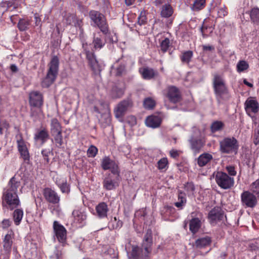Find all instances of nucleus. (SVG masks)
<instances>
[{"instance_id":"1","label":"nucleus","mask_w":259,"mask_h":259,"mask_svg":"<svg viewBox=\"0 0 259 259\" xmlns=\"http://www.w3.org/2000/svg\"><path fill=\"white\" fill-rule=\"evenodd\" d=\"M212 88L216 99L218 103L226 101L230 99L231 95L223 76L218 73L213 75Z\"/></svg>"},{"instance_id":"2","label":"nucleus","mask_w":259,"mask_h":259,"mask_svg":"<svg viewBox=\"0 0 259 259\" xmlns=\"http://www.w3.org/2000/svg\"><path fill=\"white\" fill-rule=\"evenodd\" d=\"M44 96L39 91H32L29 94V104L31 107L30 116L36 118L40 113L42 112Z\"/></svg>"},{"instance_id":"3","label":"nucleus","mask_w":259,"mask_h":259,"mask_svg":"<svg viewBox=\"0 0 259 259\" xmlns=\"http://www.w3.org/2000/svg\"><path fill=\"white\" fill-rule=\"evenodd\" d=\"M219 145L222 154H236L239 148V142L234 137H225L219 142Z\"/></svg>"},{"instance_id":"4","label":"nucleus","mask_w":259,"mask_h":259,"mask_svg":"<svg viewBox=\"0 0 259 259\" xmlns=\"http://www.w3.org/2000/svg\"><path fill=\"white\" fill-rule=\"evenodd\" d=\"M59 59L57 56H53L48 64L49 69L43 81L47 87H49L56 80L58 74Z\"/></svg>"},{"instance_id":"5","label":"nucleus","mask_w":259,"mask_h":259,"mask_svg":"<svg viewBox=\"0 0 259 259\" xmlns=\"http://www.w3.org/2000/svg\"><path fill=\"white\" fill-rule=\"evenodd\" d=\"M89 16L100 31L105 35L109 32V28L105 16L95 10H91L89 12Z\"/></svg>"},{"instance_id":"6","label":"nucleus","mask_w":259,"mask_h":259,"mask_svg":"<svg viewBox=\"0 0 259 259\" xmlns=\"http://www.w3.org/2000/svg\"><path fill=\"white\" fill-rule=\"evenodd\" d=\"M20 205V201L17 193L10 192L3 190L2 195V206L11 210L17 208Z\"/></svg>"},{"instance_id":"7","label":"nucleus","mask_w":259,"mask_h":259,"mask_svg":"<svg viewBox=\"0 0 259 259\" xmlns=\"http://www.w3.org/2000/svg\"><path fill=\"white\" fill-rule=\"evenodd\" d=\"M83 50V53L85 54L89 65L92 70L95 73H100L101 71V66L96 58L94 52L90 50L87 42H83L82 45Z\"/></svg>"},{"instance_id":"8","label":"nucleus","mask_w":259,"mask_h":259,"mask_svg":"<svg viewBox=\"0 0 259 259\" xmlns=\"http://www.w3.org/2000/svg\"><path fill=\"white\" fill-rule=\"evenodd\" d=\"M244 106L247 115L251 118L253 124L256 125L257 121H259V115L257 117L254 115L259 110V104L255 98L250 97L246 100Z\"/></svg>"},{"instance_id":"9","label":"nucleus","mask_w":259,"mask_h":259,"mask_svg":"<svg viewBox=\"0 0 259 259\" xmlns=\"http://www.w3.org/2000/svg\"><path fill=\"white\" fill-rule=\"evenodd\" d=\"M217 185L224 190L231 189L234 185V179L227 173L221 171H217L215 176Z\"/></svg>"},{"instance_id":"10","label":"nucleus","mask_w":259,"mask_h":259,"mask_svg":"<svg viewBox=\"0 0 259 259\" xmlns=\"http://www.w3.org/2000/svg\"><path fill=\"white\" fill-rule=\"evenodd\" d=\"M53 232L58 241L63 247L67 245L66 229L57 221H55L53 224Z\"/></svg>"},{"instance_id":"11","label":"nucleus","mask_w":259,"mask_h":259,"mask_svg":"<svg viewBox=\"0 0 259 259\" xmlns=\"http://www.w3.org/2000/svg\"><path fill=\"white\" fill-rule=\"evenodd\" d=\"M14 233L11 231L7 234L3 240V249L1 250L0 259H9L13 243Z\"/></svg>"},{"instance_id":"12","label":"nucleus","mask_w":259,"mask_h":259,"mask_svg":"<svg viewBox=\"0 0 259 259\" xmlns=\"http://www.w3.org/2000/svg\"><path fill=\"white\" fill-rule=\"evenodd\" d=\"M241 202L245 208H254L257 204V199L255 194L249 191H244L241 194Z\"/></svg>"},{"instance_id":"13","label":"nucleus","mask_w":259,"mask_h":259,"mask_svg":"<svg viewBox=\"0 0 259 259\" xmlns=\"http://www.w3.org/2000/svg\"><path fill=\"white\" fill-rule=\"evenodd\" d=\"M153 243L151 231L148 230L145 235L142 247L144 250L142 255L141 259H149L150 254L152 251L151 246Z\"/></svg>"},{"instance_id":"14","label":"nucleus","mask_w":259,"mask_h":259,"mask_svg":"<svg viewBox=\"0 0 259 259\" xmlns=\"http://www.w3.org/2000/svg\"><path fill=\"white\" fill-rule=\"evenodd\" d=\"M101 165L103 170H110L112 174L119 176L120 171L117 163L112 160L109 156H105L103 158Z\"/></svg>"},{"instance_id":"15","label":"nucleus","mask_w":259,"mask_h":259,"mask_svg":"<svg viewBox=\"0 0 259 259\" xmlns=\"http://www.w3.org/2000/svg\"><path fill=\"white\" fill-rule=\"evenodd\" d=\"M164 95L172 103H177L181 100V93L176 87L170 85L163 91Z\"/></svg>"},{"instance_id":"16","label":"nucleus","mask_w":259,"mask_h":259,"mask_svg":"<svg viewBox=\"0 0 259 259\" xmlns=\"http://www.w3.org/2000/svg\"><path fill=\"white\" fill-rule=\"evenodd\" d=\"M17 147L21 157L26 163H29L30 154L26 144L23 140L22 135L20 136V139L17 140Z\"/></svg>"},{"instance_id":"17","label":"nucleus","mask_w":259,"mask_h":259,"mask_svg":"<svg viewBox=\"0 0 259 259\" xmlns=\"http://www.w3.org/2000/svg\"><path fill=\"white\" fill-rule=\"evenodd\" d=\"M133 103L130 100H124L121 101L114 109L115 116L117 118H122L128 108L131 107Z\"/></svg>"},{"instance_id":"18","label":"nucleus","mask_w":259,"mask_h":259,"mask_svg":"<svg viewBox=\"0 0 259 259\" xmlns=\"http://www.w3.org/2000/svg\"><path fill=\"white\" fill-rule=\"evenodd\" d=\"M42 194L46 200L50 203L56 204L59 203L60 201L59 195L51 188H44Z\"/></svg>"},{"instance_id":"19","label":"nucleus","mask_w":259,"mask_h":259,"mask_svg":"<svg viewBox=\"0 0 259 259\" xmlns=\"http://www.w3.org/2000/svg\"><path fill=\"white\" fill-rule=\"evenodd\" d=\"M224 217L222 209L219 207H214L208 213V219L211 224H215L222 221Z\"/></svg>"},{"instance_id":"20","label":"nucleus","mask_w":259,"mask_h":259,"mask_svg":"<svg viewBox=\"0 0 259 259\" xmlns=\"http://www.w3.org/2000/svg\"><path fill=\"white\" fill-rule=\"evenodd\" d=\"M50 139V135L48 130L46 127L37 129L34 135V141L40 145H43Z\"/></svg>"},{"instance_id":"21","label":"nucleus","mask_w":259,"mask_h":259,"mask_svg":"<svg viewBox=\"0 0 259 259\" xmlns=\"http://www.w3.org/2000/svg\"><path fill=\"white\" fill-rule=\"evenodd\" d=\"M22 188L23 186L21 185V182L14 176L10 179L7 187L4 190L8 192L18 193V190L21 191Z\"/></svg>"},{"instance_id":"22","label":"nucleus","mask_w":259,"mask_h":259,"mask_svg":"<svg viewBox=\"0 0 259 259\" xmlns=\"http://www.w3.org/2000/svg\"><path fill=\"white\" fill-rule=\"evenodd\" d=\"M72 215L74 218V223L76 224H83L87 219L84 209L81 207H76L72 211Z\"/></svg>"},{"instance_id":"23","label":"nucleus","mask_w":259,"mask_h":259,"mask_svg":"<svg viewBox=\"0 0 259 259\" xmlns=\"http://www.w3.org/2000/svg\"><path fill=\"white\" fill-rule=\"evenodd\" d=\"M162 119L158 115H152L148 116L145 120L146 125L153 128L159 127L161 124Z\"/></svg>"},{"instance_id":"24","label":"nucleus","mask_w":259,"mask_h":259,"mask_svg":"<svg viewBox=\"0 0 259 259\" xmlns=\"http://www.w3.org/2000/svg\"><path fill=\"white\" fill-rule=\"evenodd\" d=\"M139 72L142 78L145 80H150L158 75V72L156 71L147 67L140 68Z\"/></svg>"},{"instance_id":"25","label":"nucleus","mask_w":259,"mask_h":259,"mask_svg":"<svg viewBox=\"0 0 259 259\" xmlns=\"http://www.w3.org/2000/svg\"><path fill=\"white\" fill-rule=\"evenodd\" d=\"M105 44L106 40L100 32L98 33H94L93 44L95 50L101 49L105 46Z\"/></svg>"},{"instance_id":"26","label":"nucleus","mask_w":259,"mask_h":259,"mask_svg":"<svg viewBox=\"0 0 259 259\" xmlns=\"http://www.w3.org/2000/svg\"><path fill=\"white\" fill-rule=\"evenodd\" d=\"M126 64L121 60H118L115 64L114 70L116 76H121L126 73Z\"/></svg>"},{"instance_id":"27","label":"nucleus","mask_w":259,"mask_h":259,"mask_svg":"<svg viewBox=\"0 0 259 259\" xmlns=\"http://www.w3.org/2000/svg\"><path fill=\"white\" fill-rule=\"evenodd\" d=\"M55 183L62 193L68 194L70 192V187L67 183L66 178L57 179Z\"/></svg>"},{"instance_id":"28","label":"nucleus","mask_w":259,"mask_h":259,"mask_svg":"<svg viewBox=\"0 0 259 259\" xmlns=\"http://www.w3.org/2000/svg\"><path fill=\"white\" fill-rule=\"evenodd\" d=\"M96 211L98 217L100 219L106 218L108 208L105 202H100L96 206Z\"/></svg>"},{"instance_id":"29","label":"nucleus","mask_w":259,"mask_h":259,"mask_svg":"<svg viewBox=\"0 0 259 259\" xmlns=\"http://www.w3.org/2000/svg\"><path fill=\"white\" fill-rule=\"evenodd\" d=\"M160 214L164 220H168L169 218L174 214L176 209L172 206L165 205L160 209Z\"/></svg>"},{"instance_id":"30","label":"nucleus","mask_w":259,"mask_h":259,"mask_svg":"<svg viewBox=\"0 0 259 259\" xmlns=\"http://www.w3.org/2000/svg\"><path fill=\"white\" fill-rule=\"evenodd\" d=\"M202 223L199 218H193L189 221V230L193 234H196L201 227Z\"/></svg>"},{"instance_id":"31","label":"nucleus","mask_w":259,"mask_h":259,"mask_svg":"<svg viewBox=\"0 0 259 259\" xmlns=\"http://www.w3.org/2000/svg\"><path fill=\"white\" fill-rule=\"evenodd\" d=\"M189 142L191 148L195 154L199 153L204 145V143L201 139L192 138L189 140Z\"/></svg>"},{"instance_id":"32","label":"nucleus","mask_w":259,"mask_h":259,"mask_svg":"<svg viewBox=\"0 0 259 259\" xmlns=\"http://www.w3.org/2000/svg\"><path fill=\"white\" fill-rule=\"evenodd\" d=\"M212 158L211 154L208 153H203L197 158V164L200 167H203L210 162Z\"/></svg>"},{"instance_id":"33","label":"nucleus","mask_w":259,"mask_h":259,"mask_svg":"<svg viewBox=\"0 0 259 259\" xmlns=\"http://www.w3.org/2000/svg\"><path fill=\"white\" fill-rule=\"evenodd\" d=\"M211 243V238L209 236L200 238L195 242V245L196 248H202L209 246Z\"/></svg>"},{"instance_id":"34","label":"nucleus","mask_w":259,"mask_h":259,"mask_svg":"<svg viewBox=\"0 0 259 259\" xmlns=\"http://www.w3.org/2000/svg\"><path fill=\"white\" fill-rule=\"evenodd\" d=\"M103 187L107 190L115 189L118 186V183L115 180L112 179L110 177L105 178L103 182Z\"/></svg>"},{"instance_id":"35","label":"nucleus","mask_w":259,"mask_h":259,"mask_svg":"<svg viewBox=\"0 0 259 259\" xmlns=\"http://www.w3.org/2000/svg\"><path fill=\"white\" fill-rule=\"evenodd\" d=\"M174 13L172 7L169 4H165L162 6L161 10V16L164 18L170 17Z\"/></svg>"},{"instance_id":"36","label":"nucleus","mask_w":259,"mask_h":259,"mask_svg":"<svg viewBox=\"0 0 259 259\" xmlns=\"http://www.w3.org/2000/svg\"><path fill=\"white\" fill-rule=\"evenodd\" d=\"M51 134L62 132V126L56 118H53L51 120Z\"/></svg>"},{"instance_id":"37","label":"nucleus","mask_w":259,"mask_h":259,"mask_svg":"<svg viewBox=\"0 0 259 259\" xmlns=\"http://www.w3.org/2000/svg\"><path fill=\"white\" fill-rule=\"evenodd\" d=\"M23 217V211L22 209H16L13 213V219L15 224L16 226L19 225Z\"/></svg>"},{"instance_id":"38","label":"nucleus","mask_w":259,"mask_h":259,"mask_svg":"<svg viewBox=\"0 0 259 259\" xmlns=\"http://www.w3.org/2000/svg\"><path fill=\"white\" fill-rule=\"evenodd\" d=\"M206 6V0H194L191 8L194 12L203 9Z\"/></svg>"},{"instance_id":"39","label":"nucleus","mask_w":259,"mask_h":259,"mask_svg":"<svg viewBox=\"0 0 259 259\" xmlns=\"http://www.w3.org/2000/svg\"><path fill=\"white\" fill-rule=\"evenodd\" d=\"M193 56V53L192 51L189 50L184 51L180 56V60L183 63L189 64Z\"/></svg>"},{"instance_id":"40","label":"nucleus","mask_w":259,"mask_h":259,"mask_svg":"<svg viewBox=\"0 0 259 259\" xmlns=\"http://www.w3.org/2000/svg\"><path fill=\"white\" fill-rule=\"evenodd\" d=\"M31 24V20L28 19H20L18 23L17 27L21 31H24L29 29Z\"/></svg>"},{"instance_id":"41","label":"nucleus","mask_w":259,"mask_h":259,"mask_svg":"<svg viewBox=\"0 0 259 259\" xmlns=\"http://www.w3.org/2000/svg\"><path fill=\"white\" fill-rule=\"evenodd\" d=\"M63 247L62 245L56 246L54 251V255L50 256L51 258L63 259Z\"/></svg>"},{"instance_id":"42","label":"nucleus","mask_w":259,"mask_h":259,"mask_svg":"<svg viewBox=\"0 0 259 259\" xmlns=\"http://www.w3.org/2000/svg\"><path fill=\"white\" fill-rule=\"evenodd\" d=\"M184 188L188 197L194 195L195 187L193 182H187L184 185Z\"/></svg>"},{"instance_id":"43","label":"nucleus","mask_w":259,"mask_h":259,"mask_svg":"<svg viewBox=\"0 0 259 259\" xmlns=\"http://www.w3.org/2000/svg\"><path fill=\"white\" fill-rule=\"evenodd\" d=\"M51 135L54 138L56 146L58 148H60L63 144L62 132L53 133L51 134Z\"/></svg>"},{"instance_id":"44","label":"nucleus","mask_w":259,"mask_h":259,"mask_svg":"<svg viewBox=\"0 0 259 259\" xmlns=\"http://www.w3.org/2000/svg\"><path fill=\"white\" fill-rule=\"evenodd\" d=\"M155 105V101L151 97L146 98L144 100L143 106L146 109H152L154 108Z\"/></svg>"},{"instance_id":"45","label":"nucleus","mask_w":259,"mask_h":259,"mask_svg":"<svg viewBox=\"0 0 259 259\" xmlns=\"http://www.w3.org/2000/svg\"><path fill=\"white\" fill-rule=\"evenodd\" d=\"M212 31L213 28L211 26L207 25L203 22L200 28V31L203 38L207 37L208 33H211Z\"/></svg>"},{"instance_id":"46","label":"nucleus","mask_w":259,"mask_h":259,"mask_svg":"<svg viewBox=\"0 0 259 259\" xmlns=\"http://www.w3.org/2000/svg\"><path fill=\"white\" fill-rule=\"evenodd\" d=\"M250 17L252 22L256 24H259V9H252L250 12Z\"/></svg>"},{"instance_id":"47","label":"nucleus","mask_w":259,"mask_h":259,"mask_svg":"<svg viewBox=\"0 0 259 259\" xmlns=\"http://www.w3.org/2000/svg\"><path fill=\"white\" fill-rule=\"evenodd\" d=\"M224 126V124L221 121H215L211 125L210 129L212 133H215L222 130Z\"/></svg>"},{"instance_id":"48","label":"nucleus","mask_w":259,"mask_h":259,"mask_svg":"<svg viewBox=\"0 0 259 259\" xmlns=\"http://www.w3.org/2000/svg\"><path fill=\"white\" fill-rule=\"evenodd\" d=\"M170 46V40L168 38H165L162 40L160 44V47L161 51L163 53H166Z\"/></svg>"},{"instance_id":"49","label":"nucleus","mask_w":259,"mask_h":259,"mask_svg":"<svg viewBox=\"0 0 259 259\" xmlns=\"http://www.w3.org/2000/svg\"><path fill=\"white\" fill-rule=\"evenodd\" d=\"M249 68L248 64L244 60L239 61L237 64V70L238 72H243Z\"/></svg>"},{"instance_id":"50","label":"nucleus","mask_w":259,"mask_h":259,"mask_svg":"<svg viewBox=\"0 0 259 259\" xmlns=\"http://www.w3.org/2000/svg\"><path fill=\"white\" fill-rule=\"evenodd\" d=\"M98 152V148L94 145H91L87 152V155L89 157H95Z\"/></svg>"},{"instance_id":"51","label":"nucleus","mask_w":259,"mask_h":259,"mask_svg":"<svg viewBox=\"0 0 259 259\" xmlns=\"http://www.w3.org/2000/svg\"><path fill=\"white\" fill-rule=\"evenodd\" d=\"M10 127V125L9 122L6 119H3L0 120V135H2L4 134V131L6 130L7 132Z\"/></svg>"},{"instance_id":"52","label":"nucleus","mask_w":259,"mask_h":259,"mask_svg":"<svg viewBox=\"0 0 259 259\" xmlns=\"http://www.w3.org/2000/svg\"><path fill=\"white\" fill-rule=\"evenodd\" d=\"M168 167V160L166 157L160 159L157 162V168L159 170H162Z\"/></svg>"},{"instance_id":"53","label":"nucleus","mask_w":259,"mask_h":259,"mask_svg":"<svg viewBox=\"0 0 259 259\" xmlns=\"http://www.w3.org/2000/svg\"><path fill=\"white\" fill-rule=\"evenodd\" d=\"M251 192L259 196V179L256 180L250 185Z\"/></svg>"},{"instance_id":"54","label":"nucleus","mask_w":259,"mask_h":259,"mask_svg":"<svg viewBox=\"0 0 259 259\" xmlns=\"http://www.w3.org/2000/svg\"><path fill=\"white\" fill-rule=\"evenodd\" d=\"M138 19V23L140 25L145 24L147 23V20L146 17V12L145 11H141Z\"/></svg>"},{"instance_id":"55","label":"nucleus","mask_w":259,"mask_h":259,"mask_svg":"<svg viewBox=\"0 0 259 259\" xmlns=\"http://www.w3.org/2000/svg\"><path fill=\"white\" fill-rule=\"evenodd\" d=\"M258 124L256 127H255L253 131L252 135L253 143L255 145L259 144V120Z\"/></svg>"},{"instance_id":"56","label":"nucleus","mask_w":259,"mask_h":259,"mask_svg":"<svg viewBox=\"0 0 259 259\" xmlns=\"http://www.w3.org/2000/svg\"><path fill=\"white\" fill-rule=\"evenodd\" d=\"M51 151L50 149H44L41 150V153L44 157V159L47 163L50 162L49 155Z\"/></svg>"},{"instance_id":"57","label":"nucleus","mask_w":259,"mask_h":259,"mask_svg":"<svg viewBox=\"0 0 259 259\" xmlns=\"http://www.w3.org/2000/svg\"><path fill=\"white\" fill-rule=\"evenodd\" d=\"M131 255L134 259H140L139 248L138 246H133L132 247Z\"/></svg>"},{"instance_id":"58","label":"nucleus","mask_w":259,"mask_h":259,"mask_svg":"<svg viewBox=\"0 0 259 259\" xmlns=\"http://www.w3.org/2000/svg\"><path fill=\"white\" fill-rule=\"evenodd\" d=\"M226 169L229 174L228 175L230 177H233L236 175L237 172L235 170L234 166L231 165L227 166H226Z\"/></svg>"},{"instance_id":"59","label":"nucleus","mask_w":259,"mask_h":259,"mask_svg":"<svg viewBox=\"0 0 259 259\" xmlns=\"http://www.w3.org/2000/svg\"><path fill=\"white\" fill-rule=\"evenodd\" d=\"M178 200L179 201H183L184 203L187 202V199L186 197V194L181 190L178 191Z\"/></svg>"},{"instance_id":"60","label":"nucleus","mask_w":259,"mask_h":259,"mask_svg":"<svg viewBox=\"0 0 259 259\" xmlns=\"http://www.w3.org/2000/svg\"><path fill=\"white\" fill-rule=\"evenodd\" d=\"M228 14L227 8L226 7L221 8L218 11V15L220 17H225Z\"/></svg>"},{"instance_id":"61","label":"nucleus","mask_w":259,"mask_h":259,"mask_svg":"<svg viewBox=\"0 0 259 259\" xmlns=\"http://www.w3.org/2000/svg\"><path fill=\"white\" fill-rule=\"evenodd\" d=\"M114 221L116 222V224L113 225V229H119L122 226L123 223L121 221L119 220H117L116 217L114 218Z\"/></svg>"},{"instance_id":"62","label":"nucleus","mask_w":259,"mask_h":259,"mask_svg":"<svg viewBox=\"0 0 259 259\" xmlns=\"http://www.w3.org/2000/svg\"><path fill=\"white\" fill-rule=\"evenodd\" d=\"M169 155L172 158H177L179 156L180 153L179 151L177 150L172 149L169 151Z\"/></svg>"},{"instance_id":"63","label":"nucleus","mask_w":259,"mask_h":259,"mask_svg":"<svg viewBox=\"0 0 259 259\" xmlns=\"http://www.w3.org/2000/svg\"><path fill=\"white\" fill-rule=\"evenodd\" d=\"M11 225V222L9 219H4L2 221V226L4 228H8Z\"/></svg>"},{"instance_id":"64","label":"nucleus","mask_w":259,"mask_h":259,"mask_svg":"<svg viewBox=\"0 0 259 259\" xmlns=\"http://www.w3.org/2000/svg\"><path fill=\"white\" fill-rule=\"evenodd\" d=\"M186 204V203H184L183 201H182V202L178 201V202H175L174 203V205L175 206H176L177 208H178L179 209L181 210L183 208V207L185 206Z\"/></svg>"}]
</instances>
